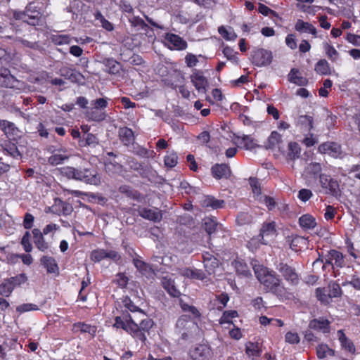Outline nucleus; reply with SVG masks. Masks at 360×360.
<instances>
[{
  "label": "nucleus",
  "instance_id": "nucleus-6",
  "mask_svg": "<svg viewBox=\"0 0 360 360\" xmlns=\"http://www.w3.org/2000/svg\"><path fill=\"white\" fill-rule=\"evenodd\" d=\"M188 355L191 360H209L212 356V350L208 342H202L192 346Z\"/></svg>",
  "mask_w": 360,
  "mask_h": 360
},
{
  "label": "nucleus",
  "instance_id": "nucleus-31",
  "mask_svg": "<svg viewBox=\"0 0 360 360\" xmlns=\"http://www.w3.org/2000/svg\"><path fill=\"white\" fill-rule=\"evenodd\" d=\"M299 224L304 230L313 229L316 226V219L309 214H304L299 218Z\"/></svg>",
  "mask_w": 360,
  "mask_h": 360
},
{
  "label": "nucleus",
  "instance_id": "nucleus-3",
  "mask_svg": "<svg viewBox=\"0 0 360 360\" xmlns=\"http://www.w3.org/2000/svg\"><path fill=\"white\" fill-rule=\"evenodd\" d=\"M61 174L68 179L83 181L88 184L98 185L101 183L100 176L94 169L65 167L61 169Z\"/></svg>",
  "mask_w": 360,
  "mask_h": 360
},
{
  "label": "nucleus",
  "instance_id": "nucleus-34",
  "mask_svg": "<svg viewBox=\"0 0 360 360\" xmlns=\"http://www.w3.org/2000/svg\"><path fill=\"white\" fill-rule=\"evenodd\" d=\"M295 30L298 32H309L316 37V29L311 24L298 20L295 24Z\"/></svg>",
  "mask_w": 360,
  "mask_h": 360
},
{
  "label": "nucleus",
  "instance_id": "nucleus-14",
  "mask_svg": "<svg viewBox=\"0 0 360 360\" xmlns=\"http://www.w3.org/2000/svg\"><path fill=\"white\" fill-rule=\"evenodd\" d=\"M319 152L328 154L333 158H338L342 154L341 146L336 142H324L318 148Z\"/></svg>",
  "mask_w": 360,
  "mask_h": 360
},
{
  "label": "nucleus",
  "instance_id": "nucleus-12",
  "mask_svg": "<svg viewBox=\"0 0 360 360\" xmlns=\"http://www.w3.org/2000/svg\"><path fill=\"white\" fill-rule=\"evenodd\" d=\"M60 75L65 79L70 80L71 82L78 84H84L85 78L84 75L76 70L68 67H63L59 70Z\"/></svg>",
  "mask_w": 360,
  "mask_h": 360
},
{
  "label": "nucleus",
  "instance_id": "nucleus-51",
  "mask_svg": "<svg viewBox=\"0 0 360 360\" xmlns=\"http://www.w3.org/2000/svg\"><path fill=\"white\" fill-rule=\"evenodd\" d=\"M30 239H31V234L28 231H27L24 233L22 238L21 239V241H20V244L22 246L23 250L27 253H30V252H32V250L33 249Z\"/></svg>",
  "mask_w": 360,
  "mask_h": 360
},
{
  "label": "nucleus",
  "instance_id": "nucleus-53",
  "mask_svg": "<svg viewBox=\"0 0 360 360\" xmlns=\"http://www.w3.org/2000/svg\"><path fill=\"white\" fill-rule=\"evenodd\" d=\"M288 155L291 159H295L300 157L301 148L296 142H290L288 144Z\"/></svg>",
  "mask_w": 360,
  "mask_h": 360
},
{
  "label": "nucleus",
  "instance_id": "nucleus-62",
  "mask_svg": "<svg viewBox=\"0 0 360 360\" xmlns=\"http://www.w3.org/2000/svg\"><path fill=\"white\" fill-rule=\"evenodd\" d=\"M250 185L252 188V193L259 196L262 193L261 186L259 180L255 177H250L249 179Z\"/></svg>",
  "mask_w": 360,
  "mask_h": 360
},
{
  "label": "nucleus",
  "instance_id": "nucleus-4",
  "mask_svg": "<svg viewBox=\"0 0 360 360\" xmlns=\"http://www.w3.org/2000/svg\"><path fill=\"white\" fill-rule=\"evenodd\" d=\"M233 144L240 148L252 150L256 148L264 147L266 149H274L281 142V136H268L267 141L263 146L257 143L252 136H231Z\"/></svg>",
  "mask_w": 360,
  "mask_h": 360
},
{
  "label": "nucleus",
  "instance_id": "nucleus-7",
  "mask_svg": "<svg viewBox=\"0 0 360 360\" xmlns=\"http://www.w3.org/2000/svg\"><path fill=\"white\" fill-rule=\"evenodd\" d=\"M276 269L283 279L291 286H297L300 282V277L296 269L287 263L280 262Z\"/></svg>",
  "mask_w": 360,
  "mask_h": 360
},
{
  "label": "nucleus",
  "instance_id": "nucleus-52",
  "mask_svg": "<svg viewBox=\"0 0 360 360\" xmlns=\"http://www.w3.org/2000/svg\"><path fill=\"white\" fill-rule=\"evenodd\" d=\"M238 316V312L236 310L224 311L221 317L219 319V323L224 324L232 323L231 319L233 318L237 317Z\"/></svg>",
  "mask_w": 360,
  "mask_h": 360
},
{
  "label": "nucleus",
  "instance_id": "nucleus-55",
  "mask_svg": "<svg viewBox=\"0 0 360 360\" xmlns=\"http://www.w3.org/2000/svg\"><path fill=\"white\" fill-rule=\"evenodd\" d=\"M261 245H264L262 242L261 238L257 236L252 238L247 243L248 249L251 252H255L260 248Z\"/></svg>",
  "mask_w": 360,
  "mask_h": 360
},
{
  "label": "nucleus",
  "instance_id": "nucleus-39",
  "mask_svg": "<svg viewBox=\"0 0 360 360\" xmlns=\"http://www.w3.org/2000/svg\"><path fill=\"white\" fill-rule=\"evenodd\" d=\"M221 226L214 217L207 218L205 219L204 227L208 235L214 233L217 229Z\"/></svg>",
  "mask_w": 360,
  "mask_h": 360
},
{
  "label": "nucleus",
  "instance_id": "nucleus-5",
  "mask_svg": "<svg viewBox=\"0 0 360 360\" xmlns=\"http://www.w3.org/2000/svg\"><path fill=\"white\" fill-rule=\"evenodd\" d=\"M198 328V324L190 316L181 315L175 323V332L180 335V339L188 341L193 338V331Z\"/></svg>",
  "mask_w": 360,
  "mask_h": 360
},
{
  "label": "nucleus",
  "instance_id": "nucleus-22",
  "mask_svg": "<svg viewBox=\"0 0 360 360\" xmlns=\"http://www.w3.org/2000/svg\"><path fill=\"white\" fill-rule=\"evenodd\" d=\"M202 257L206 271L210 274L214 273L215 269L219 265L218 258L209 252H204L202 254Z\"/></svg>",
  "mask_w": 360,
  "mask_h": 360
},
{
  "label": "nucleus",
  "instance_id": "nucleus-60",
  "mask_svg": "<svg viewBox=\"0 0 360 360\" xmlns=\"http://www.w3.org/2000/svg\"><path fill=\"white\" fill-rule=\"evenodd\" d=\"M165 165L170 168L175 167L178 162V156L176 153H171L165 157Z\"/></svg>",
  "mask_w": 360,
  "mask_h": 360
},
{
  "label": "nucleus",
  "instance_id": "nucleus-8",
  "mask_svg": "<svg viewBox=\"0 0 360 360\" xmlns=\"http://www.w3.org/2000/svg\"><path fill=\"white\" fill-rule=\"evenodd\" d=\"M319 182L325 193L333 196H338L340 194V184L337 179L330 175L322 174L319 176Z\"/></svg>",
  "mask_w": 360,
  "mask_h": 360
},
{
  "label": "nucleus",
  "instance_id": "nucleus-29",
  "mask_svg": "<svg viewBox=\"0 0 360 360\" xmlns=\"http://www.w3.org/2000/svg\"><path fill=\"white\" fill-rule=\"evenodd\" d=\"M119 192L124 194L127 198L136 200L141 201L143 199V195L136 190L133 189L128 185H122L119 188Z\"/></svg>",
  "mask_w": 360,
  "mask_h": 360
},
{
  "label": "nucleus",
  "instance_id": "nucleus-37",
  "mask_svg": "<svg viewBox=\"0 0 360 360\" xmlns=\"http://www.w3.org/2000/svg\"><path fill=\"white\" fill-rule=\"evenodd\" d=\"M103 64L106 68V72L112 75L119 73L120 65L113 58H106L103 60Z\"/></svg>",
  "mask_w": 360,
  "mask_h": 360
},
{
  "label": "nucleus",
  "instance_id": "nucleus-59",
  "mask_svg": "<svg viewBox=\"0 0 360 360\" xmlns=\"http://www.w3.org/2000/svg\"><path fill=\"white\" fill-rule=\"evenodd\" d=\"M39 308L37 304L32 303H25L20 305H18L16 307V311L19 314H22L25 312L30 311H37L39 310Z\"/></svg>",
  "mask_w": 360,
  "mask_h": 360
},
{
  "label": "nucleus",
  "instance_id": "nucleus-35",
  "mask_svg": "<svg viewBox=\"0 0 360 360\" xmlns=\"http://www.w3.org/2000/svg\"><path fill=\"white\" fill-rule=\"evenodd\" d=\"M122 304L123 307L130 312H139L146 316L144 311L136 305L129 296H125L122 299Z\"/></svg>",
  "mask_w": 360,
  "mask_h": 360
},
{
  "label": "nucleus",
  "instance_id": "nucleus-2",
  "mask_svg": "<svg viewBox=\"0 0 360 360\" xmlns=\"http://www.w3.org/2000/svg\"><path fill=\"white\" fill-rule=\"evenodd\" d=\"M255 273L257 278L267 292L272 293L281 300L290 299L292 294L276 271L266 267H261L255 270Z\"/></svg>",
  "mask_w": 360,
  "mask_h": 360
},
{
  "label": "nucleus",
  "instance_id": "nucleus-42",
  "mask_svg": "<svg viewBox=\"0 0 360 360\" xmlns=\"http://www.w3.org/2000/svg\"><path fill=\"white\" fill-rule=\"evenodd\" d=\"M306 244L307 240L304 237L296 235L292 238L290 243V248L292 250L298 252L301 250L303 246L306 245Z\"/></svg>",
  "mask_w": 360,
  "mask_h": 360
},
{
  "label": "nucleus",
  "instance_id": "nucleus-24",
  "mask_svg": "<svg viewBox=\"0 0 360 360\" xmlns=\"http://www.w3.org/2000/svg\"><path fill=\"white\" fill-rule=\"evenodd\" d=\"M162 288L167 292L173 297H179L181 295L180 291L175 285L174 280L168 277L164 276L161 281Z\"/></svg>",
  "mask_w": 360,
  "mask_h": 360
},
{
  "label": "nucleus",
  "instance_id": "nucleus-21",
  "mask_svg": "<svg viewBox=\"0 0 360 360\" xmlns=\"http://www.w3.org/2000/svg\"><path fill=\"white\" fill-rule=\"evenodd\" d=\"M138 212L139 216L142 218L154 222H159L162 219V214L158 208L150 209L143 207L140 208Z\"/></svg>",
  "mask_w": 360,
  "mask_h": 360
},
{
  "label": "nucleus",
  "instance_id": "nucleus-13",
  "mask_svg": "<svg viewBox=\"0 0 360 360\" xmlns=\"http://www.w3.org/2000/svg\"><path fill=\"white\" fill-rule=\"evenodd\" d=\"M165 44L170 49L184 50L187 47V42L173 33H167L165 36Z\"/></svg>",
  "mask_w": 360,
  "mask_h": 360
},
{
  "label": "nucleus",
  "instance_id": "nucleus-1",
  "mask_svg": "<svg viewBox=\"0 0 360 360\" xmlns=\"http://www.w3.org/2000/svg\"><path fill=\"white\" fill-rule=\"evenodd\" d=\"M121 308H122L121 307ZM126 309H121L119 316L114 318L112 327L116 329H122L130 335L136 342H140L146 345L147 336L150 334L151 329L155 326L154 321L148 316L142 319L140 322L136 323Z\"/></svg>",
  "mask_w": 360,
  "mask_h": 360
},
{
  "label": "nucleus",
  "instance_id": "nucleus-27",
  "mask_svg": "<svg viewBox=\"0 0 360 360\" xmlns=\"http://www.w3.org/2000/svg\"><path fill=\"white\" fill-rule=\"evenodd\" d=\"M314 119L309 115H300L296 121V126L304 132H310L314 128Z\"/></svg>",
  "mask_w": 360,
  "mask_h": 360
},
{
  "label": "nucleus",
  "instance_id": "nucleus-16",
  "mask_svg": "<svg viewBox=\"0 0 360 360\" xmlns=\"http://www.w3.org/2000/svg\"><path fill=\"white\" fill-rule=\"evenodd\" d=\"M309 328L311 330L319 331L323 333H329L330 331V321L323 317L314 319L309 323Z\"/></svg>",
  "mask_w": 360,
  "mask_h": 360
},
{
  "label": "nucleus",
  "instance_id": "nucleus-43",
  "mask_svg": "<svg viewBox=\"0 0 360 360\" xmlns=\"http://www.w3.org/2000/svg\"><path fill=\"white\" fill-rule=\"evenodd\" d=\"M299 70L297 69L292 68L288 75V80L298 86H306L308 83L307 78L301 76L293 77V75L297 74Z\"/></svg>",
  "mask_w": 360,
  "mask_h": 360
},
{
  "label": "nucleus",
  "instance_id": "nucleus-25",
  "mask_svg": "<svg viewBox=\"0 0 360 360\" xmlns=\"http://www.w3.org/2000/svg\"><path fill=\"white\" fill-rule=\"evenodd\" d=\"M225 202L224 200H218L212 195H206L201 201L202 207L211 209L218 210L224 207Z\"/></svg>",
  "mask_w": 360,
  "mask_h": 360
},
{
  "label": "nucleus",
  "instance_id": "nucleus-50",
  "mask_svg": "<svg viewBox=\"0 0 360 360\" xmlns=\"http://www.w3.org/2000/svg\"><path fill=\"white\" fill-rule=\"evenodd\" d=\"M321 165L318 162H311L307 167V173L312 176L314 178H316L317 176L319 177V176L321 174Z\"/></svg>",
  "mask_w": 360,
  "mask_h": 360
},
{
  "label": "nucleus",
  "instance_id": "nucleus-40",
  "mask_svg": "<svg viewBox=\"0 0 360 360\" xmlns=\"http://www.w3.org/2000/svg\"><path fill=\"white\" fill-rule=\"evenodd\" d=\"M179 304L183 311L190 312L195 319L200 318L201 314L195 307L193 305H189L188 304L186 303L182 299H179Z\"/></svg>",
  "mask_w": 360,
  "mask_h": 360
},
{
  "label": "nucleus",
  "instance_id": "nucleus-56",
  "mask_svg": "<svg viewBox=\"0 0 360 360\" xmlns=\"http://www.w3.org/2000/svg\"><path fill=\"white\" fill-rule=\"evenodd\" d=\"M68 156L63 154H53L48 158V162L51 165H58L62 164L67 160Z\"/></svg>",
  "mask_w": 360,
  "mask_h": 360
},
{
  "label": "nucleus",
  "instance_id": "nucleus-38",
  "mask_svg": "<svg viewBox=\"0 0 360 360\" xmlns=\"http://www.w3.org/2000/svg\"><path fill=\"white\" fill-rule=\"evenodd\" d=\"M328 256L330 259L334 261L333 264L337 267L342 268L345 265L344 255L342 252L336 250H330L328 252Z\"/></svg>",
  "mask_w": 360,
  "mask_h": 360
},
{
  "label": "nucleus",
  "instance_id": "nucleus-32",
  "mask_svg": "<svg viewBox=\"0 0 360 360\" xmlns=\"http://www.w3.org/2000/svg\"><path fill=\"white\" fill-rule=\"evenodd\" d=\"M245 353L249 357H259L262 349L259 342H248L245 344Z\"/></svg>",
  "mask_w": 360,
  "mask_h": 360
},
{
  "label": "nucleus",
  "instance_id": "nucleus-11",
  "mask_svg": "<svg viewBox=\"0 0 360 360\" xmlns=\"http://www.w3.org/2000/svg\"><path fill=\"white\" fill-rule=\"evenodd\" d=\"M190 78L191 82L198 92L205 93L207 91L209 82L206 77L204 76L202 70L193 69Z\"/></svg>",
  "mask_w": 360,
  "mask_h": 360
},
{
  "label": "nucleus",
  "instance_id": "nucleus-58",
  "mask_svg": "<svg viewBox=\"0 0 360 360\" xmlns=\"http://www.w3.org/2000/svg\"><path fill=\"white\" fill-rule=\"evenodd\" d=\"M324 49L326 56L331 60L335 61L338 58L339 53L333 46L330 45L328 43H326L324 44Z\"/></svg>",
  "mask_w": 360,
  "mask_h": 360
},
{
  "label": "nucleus",
  "instance_id": "nucleus-47",
  "mask_svg": "<svg viewBox=\"0 0 360 360\" xmlns=\"http://www.w3.org/2000/svg\"><path fill=\"white\" fill-rule=\"evenodd\" d=\"M13 285L7 279L0 284V295L8 297L13 291Z\"/></svg>",
  "mask_w": 360,
  "mask_h": 360
},
{
  "label": "nucleus",
  "instance_id": "nucleus-20",
  "mask_svg": "<svg viewBox=\"0 0 360 360\" xmlns=\"http://www.w3.org/2000/svg\"><path fill=\"white\" fill-rule=\"evenodd\" d=\"M33 235V242L35 247L41 252H46L50 248L49 243L46 241L44 236L41 230L38 228H34L32 231Z\"/></svg>",
  "mask_w": 360,
  "mask_h": 360
},
{
  "label": "nucleus",
  "instance_id": "nucleus-48",
  "mask_svg": "<svg viewBox=\"0 0 360 360\" xmlns=\"http://www.w3.org/2000/svg\"><path fill=\"white\" fill-rule=\"evenodd\" d=\"M87 116L94 121L101 122L105 119L106 114L101 110L92 108L91 110L87 112Z\"/></svg>",
  "mask_w": 360,
  "mask_h": 360
},
{
  "label": "nucleus",
  "instance_id": "nucleus-46",
  "mask_svg": "<svg viewBox=\"0 0 360 360\" xmlns=\"http://www.w3.org/2000/svg\"><path fill=\"white\" fill-rule=\"evenodd\" d=\"M76 138H79V145L80 147L84 146H91L95 147L98 143V140L97 136H75Z\"/></svg>",
  "mask_w": 360,
  "mask_h": 360
},
{
  "label": "nucleus",
  "instance_id": "nucleus-30",
  "mask_svg": "<svg viewBox=\"0 0 360 360\" xmlns=\"http://www.w3.org/2000/svg\"><path fill=\"white\" fill-rule=\"evenodd\" d=\"M40 263L49 274L58 273V266L56 259L53 257L42 256L40 259Z\"/></svg>",
  "mask_w": 360,
  "mask_h": 360
},
{
  "label": "nucleus",
  "instance_id": "nucleus-54",
  "mask_svg": "<svg viewBox=\"0 0 360 360\" xmlns=\"http://www.w3.org/2000/svg\"><path fill=\"white\" fill-rule=\"evenodd\" d=\"M106 259V250L104 249L94 250L91 252V259L94 262H100Z\"/></svg>",
  "mask_w": 360,
  "mask_h": 360
},
{
  "label": "nucleus",
  "instance_id": "nucleus-19",
  "mask_svg": "<svg viewBox=\"0 0 360 360\" xmlns=\"http://www.w3.org/2000/svg\"><path fill=\"white\" fill-rule=\"evenodd\" d=\"M231 266L234 268L236 274L244 277H249L252 276L251 271L249 266L245 261L237 257L231 262Z\"/></svg>",
  "mask_w": 360,
  "mask_h": 360
},
{
  "label": "nucleus",
  "instance_id": "nucleus-26",
  "mask_svg": "<svg viewBox=\"0 0 360 360\" xmlns=\"http://www.w3.org/2000/svg\"><path fill=\"white\" fill-rule=\"evenodd\" d=\"M18 140L15 137L8 141H6L4 143V150L7 152L11 156L14 158H21L22 155L18 149Z\"/></svg>",
  "mask_w": 360,
  "mask_h": 360
},
{
  "label": "nucleus",
  "instance_id": "nucleus-36",
  "mask_svg": "<svg viewBox=\"0 0 360 360\" xmlns=\"http://www.w3.org/2000/svg\"><path fill=\"white\" fill-rule=\"evenodd\" d=\"M182 275L189 278L197 279V280H204L205 278V273L200 269H192L189 268H186L184 269Z\"/></svg>",
  "mask_w": 360,
  "mask_h": 360
},
{
  "label": "nucleus",
  "instance_id": "nucleus-18",
  "mask_svg": "<svg viewBox=\"0 0 360 360\" xmlns=\"http://www.w3.org/2000/svg\"><path fill=\"white\" fill-rule=\"evenodd\" d=\"M211 173L216 179H228L231 176V171L227 164H215L211 167Z\"/></svg>",
  "mask_w": 360,
  "mask_h": 360
},
{
  "label": "nucleus",
  "instance_id": "nucleus-10",
  "mask_svg": "<svg viewBox=\"0 0 360 360\" xmlns=\"http://www.w3.org/2000/svg\"><path fill=\"white\" fill-rule=\"evenodd\" d=\"M277 235L276 224L274 221H265L262 224L259 236L264 245H267Z\"/></svg>",
  "mask_w": 360,
  "mask_h": 360
},
{
  "label": "nucleus",
  "instance_id": "nucleus-33",
  "mask_svg": "<svg viewBox=\"0 0 360 360\" xmlns=\"http://www.w3.org/2000/svg\"><path fill=\"white\" fill-rule=\"evenodd\" d=\"M316 354L318 359H323L327 356H334L335 351L330 348L327 344L321 343L316 347Z\"/></svg>",
  "mask_w": 360,
  "mask_h": 360
},
{
  "label": "nucleus",
  "instance_id": "nucleus-64",
  "mask_svg": "<svg viewBox=\"0 0 360 360\" xmlns=\"http://www.w3.org/2000/svg\"><path fill=\"white\" fill-rule=\"evenodd\" d=\"M15 41L20 43L23 46L28 47L34 50H39L41 49V46L37 41H29L21 37H17Z\"/></svg>",
  "mask_w": 360,
  "mask_h": 360
},
{
  "label": "nucleus",
  "instance_id": "nucleus-9",
  "mask_svg": "<svg viewBox=\"0 0 360 360\" xmlns=\"http://www.w3.org/2000/svg\"><path fill=\"white\" fill-rule=\"evenodd\" d=\"M272 58L271 51L264 49H257L253 51L251 54L252 63L259 67L270 65Z\"/></svg>",
  "mask_w": 360,
  "mask_h": 360
},
{
  "label": "nucleus",
  "instance_id": "nucleus-15",
  "mask_svg": "<svg viewBox=\"0 0 360 360\" xmlns=\"http://www.w3.org/2000/svg\"><path fill=\"white\" fill-rule=\"evenodd\" d=\"M0 84L2 86L6 88H12V89H20L21 86L23 84L19 80L15 79L14 76H13L10 71L8 70H4L0 74Z\"/></svg>",
  "mask_w": 360,
  "mask_h": 360
},
{
  "label": "nucleus",
  "instance_id": "nucleus-23",
  "mask_svg": "<svg viewBox=\"0 0 360 360\" xmlns=\"http://www.w3.org/2000/svg\"><path fill=\"white\" fill-rule=\"evenodd\" d=\"M337 335L342 349L352 354H354L356 353L355 345L354 342L346 336L344 330H338Z\"/></svg>",
  "mask_w": 360,
  "mask_h": 360
},
{
  "label": "nucleus",
  "instance_id": "nucleus-57",
  "mask_svg": "<svg viewBox=\"0 0 360 360\" xmlns=\"http://www.w3.org/2000/svg\"><path fill=\"white\" fill-rule=\"evenodd\" d=\"M113 282L116 283L119 288H125L128 285L129 278L124 273H118Z\"/></svg>",
  "mask_w": 360,
  "mask_h": 360
},
{
  "label": "nucleus",
  "instance_id": "nucleus-41",
  "mask_svg": "<svg viewBox=\"0 0 360 360\" xmlns=\"http://www.w3.org/2000/svg\"><path fill=\"white\" fill-rule=\"evenodd\" d=\"M314 70L321 75H330V65L325 59H321L316 63Z\"/></svg>",
  "mask_w": 360,
  "mask_h": 360
},
{
  "label": "nucleus",
  "instance_id": "nucleus-45",
  "mask_svg": "<svg viewBox=\"0 0 360 360\" xmlns=\"http://www.w3.org/2000/svg\"><path fill=\"white\" fill-rule=\"evenodd\" d=\"M315 294L317 300L321 302V304L327 305L331 302V298L329 294L326 293L324 288H317L315 290Z\"/></svg>",
  "mask_w": 360,
  "mask_h": 360
},
{
  "label": "nucleus",
  "instance_id": "nucleus-44",
  "mask_svg": "<svg viewBox=\"0 0 360 360\" xmlns=\"http://www.w3.org/2000/svg\"><path fill=\"white\" fill-rule=\"evenodd\" d=\"M0 130L4 132L5 135H11L16 133L18 128L15 127L13 122L7 120H0Z\"/></svg>",
  "mask_w": 360,
  "mask_h": 360
},
{
  "label": "nucleus",
  "instance_id": "nucleus-28",
  "mask_svg": "<svg viewBox=\"0 0 360 360\" xmlns=\"http://www.w3.org/2000/svg\"><path fill=\"white\" fill-rule=\"evenodd\" d=\"M72 330L74 332H81L82 333H89L92 338L96 335L97 327L85 322H77L72 325Z\"/></svg>",
  "mask_w": 360,
  "mask_h": 360
},
{
  "label": "nucleus",
  "instance_id": "nucleus-61",
  "mask_svg": "<svg viewBox=\"0 0 360 360\" xmlns=\"http://www.w3.org/2000/svg\"><path fill=\"white\" fill-rule=\"evenodd\" d=\"M13 285V289L15 286L24 283L27 281V276L25 274H20L15 276L11 277L7 279Z\"/></svg>",
  "mask_w": 360,
  "mask_h": 360
},
{
  "label": "nucleus",
  "instance_id": "nucleus-49",
  "mask_svg": "<svg viewBox=\"0 0 360 360\" xmlns=\"http://www.w3.org/2000/svg\"><path fill=\"white\" fill-rule=\"evenodd\" d=\"M328 288H329V295L330 298H337L340 297L342 295V290L338 283L336 282H330L328 284Z\"/></svg>",
  "mask_w": 360,
  "mask_h": 360
},
{
  "label": "nucleus",
  "instance_id": "nucleus-63",
  "mask_svg": "<svg viewBox=\"0 0 360 360\" xmlns=\"http://www.w3.org/2000/svg\"><path fill=\"white\" fill-rule=\"evenodd\" d=\"M33 15L30 13L29 15H27V17L26 18L25 22L30 25L35 26L37 25H39L41 15L39 11H33Z\"/></svg>",
  "mask_w": 360,
  "mask_h": 360
},
{
  "label": "nucleus",
  "instance_id": "nucleus-17",
  "mask_svg": "<svg viewBox=\"0 0 360 360\" xmlns=\"http://www.w3.org/2000/svg\"><path fill=\"white\" fill-rule=\"evenodd\" d=\"M162 81L166 86L176 89L179 84L184 82V77L180 70L174 69Z\"/></svg>",
  "mask_w": 360,
  "mask_h": 360
}]
</instances>
